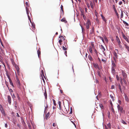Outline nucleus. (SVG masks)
<instances>
[{"label":"nucleus","instance_id":"1","mask_svg":"<svg viewBox=\"0 0 129 129\" xmlns=\"http://www.w3.org/2000/svg\"><path fill=\"white\" fill-rule=\"evenodd\" d=\"M111 63V72L112 74L114 75L116 72L115 68H116V66L114 61L113 60H112Z\"/></svg>","mask_w":129,"mask_h":129},{"label":"nucleus","instance_id":"2","mask_svg":"<svg viewBox=\"0 0 129 129\" xmlns=\"http://www.w3.org/2000/svg\"><path fill=\"white\" fill-rule=\"evenodd\" d=\"M122 75L123 77L124 78L123 79V81L125 82V80L124 79H126L127 77V76L125 72V71L123 70H122Z\"/></svg>","mask_w":129,"mask_h":129},{"label":"nucleus","instance_id":"3","mask_svg":"<svg viewBox=\"0 0 129 129\" xmlns=\"http://www.w3.org/2000/svg\"><path fill=\"white\" fill-rule=\"evenodd\" d=\"M90 24V22L89 20H88L86 24V27L87 29H88L89 28V25Z\"/></svg>","mask_w":129,"mask_h":129},{"label":"nucleus","instance_id":"4","mask_svg":"<svg viewBox=\"0 0 129 129\" xmlns=\"http://www.w3.org/2000/svg\"><path fill=\"white\" fill-rule=\"evenodd\" d=\"M125 99L126 101L128 102L129 101V98L126 94H124Z\"/></svg>","mask_w":129,"mask_h":129},{"label":"nucleus","instance_id":"5","mask_svg":"<svg viewBox=\"0 0 129 129\" xmlns=\"http://www.w3.org/2000/svg\"><path fill=\"white\" fill-rule=\"evenodd\" d=\"M93 65L95 68H97L99 70H100V68L97 63H93Z\"/></svg>","mask_w":129,"mask_h":129},{"label":"nucleus","instance_id":"6","mask_svg":"<svg viewBox=\"0 0 129 129\" xmlns=\"http://www.w3.org/2000/svg\"><path fill=\"white\" fill-rule=\"evenodd\" d=\"M26 13H27V15H28V19L30 21V22L31 23V25H32V24L31 21L30 20V18L29 16V15H28V14H29L28 12V9H27V7H26Z\"/></svg>","mask_w":129,"mask_h":129},{"label":"nucleus","instance_id":"7","mask_svg":"<svg viewBox=\"0 0 129 129\" xmlns=\"http://www.w3.org/2000/svg\"><path fill=\"white\" fill-rule=\"evenodd\" d=\"M122 35L123 38L127 42H128V40L126 36L123 33H122Z\"/></svg>","mask_w":129,"mask_h":129},{"label":"nucleus","instance_id":"8","mask_svg":"<svg viewBox=\"0 0 129 129\" xmlns=\"http://www.w3.org/2000/svg\"><path fill=\"white\" fill-rule=\"evenodd\" d=\"M8 101L9 103V104H11V98L10 96L8 95Z\"/></svg>","mask_w":129,"mask_h":129},{"label":"nucleus","instance_id":"9","mask_svg":"<svg viewBox=\"0 0 129 129\" xmlns=\"http://www.w3.org/2000/svg\"><path fill=\"white\" fill-rule=\"evenodd\" d=\"M118 109L119 111H120L121 113H123V108L122 107H120V108H118Z\"/></svg>","mask_w":129,"mask_h":129},{"label":"nucleus","instance_id":"10","mask_svg":"<svg viewBox=\"0 0 129 129\" xmlns=\"http://www.w3.org/2000/svg\"><path fill=\"white\" fill-rule=\"evenodd\" d=\"M116 40L118 44L121 43L119 38L117 36H116Z\"/></svg>","mask_w":129,"mask_h":129},{"label":"nucleus","instance_id":"11","mask_svg":"<svg viewBox=\"0 0 129 129\" xmlns=\"http://www.w3.org/2000/svg\"><path fill=\"white\" fill-rule=\"evenodd\" d=\"M40 75H41V77L42 78L43 77V76L44 77H45L44 76V71L42 70H41V71L40 73Z\"/></svg>","mask_w":129,"mask_h":129},{"label":"nucleus","instance_id":"12","mask_svg":"<svg viewBox=\"0 0 129 129\" xmlns=\"http://www.w3.org/2000/svg\"><path fill=\"white\" fill-rule=\"evenodd\" d=\"M101 49L103 52H104V51L105 50V49L104 46L102 45H101Z\"/></svg>","mask_w":129,"mask_h":129},{"label":"nucleus","instance_id":"13","mask_svg":"<svg viewBox=\"0 0 129 129\" xmlns=\"http://www.w3.org/2000/svg\"><path fill=\"white\" fill-rule=\"evenodd\" d=\"M118 45L119 47L120 48L121 50H122L123 49V47L122 45H121V43L118 44Z\"/></svg>","mask_w":129,"mask_h":129},{"label":"nucleus","instance_id":"14","mask_svg":"<svg viewBox=\"0 0 129 129\" xmlns=\"http://www.w3.org/2000/svg\"><path fill=\"white\" fill-rule=\"evenodd\" d=\"M45 110H44V112L46 113V111L47 110V109L48 108V105H46V106H45Z\"/></svg>","mask_w":129,"mask_h":129},{"label":"nucleus","instance_id":"15","mask_svg":"<svg viewBox=\"0 0 129 129\" xmlns=\"http://www.w3.org/2000/svg\"><path fill=\"white\" fill-rule=\"evenodd\" d=\"M89 50L90 52L91 53H93V51L92 50V47L90 46L89 48Z\"/></svg>","mask_w":129,"mask_h":129},{"label":"nucleus","instance_id":"16","mask_svg":"<svg viewBox=\"0 0 129 129\" xmlns=\"http://www.w3.org/2000/svg\"><path fill=\"white\" fill-rule=\"evenodd\" d=\"M49 112H48L47 113V114H46V119H48V118H49Z\"/></svg>","mask_w":129,"mask_h":129},{"label":"nucleus","instance_id":"17","mask_svg":"<svg viewBox=\"0 0 129 129\" xmlns=\"http://www.w3.org/2000/svg\"><path fill=\"white\" fill-rule=\"evenodd\" d=\"M61 102L60 101H58V104L59 105V109L60 110H61Z\"/></svg>","mask_w":129,"mask_h":129},{"label":"nucleus","instance_id":"18","mask_svg":"<svg viewBox=\"0 0 129 129\" xmlns=\"http://www.w3.org/2000/svg\"><path fill=\"white\" fill-rule=\"evenodd\" d=\"M94 32V28L93 27L92 28L91 30H90V34H92Z\"/></svg>","mask_w":129,"mask_h":129},{"label":"nucleus","instance_id":"19","mask_svg":"<svg viewBox=\"0 0 129 129\" xmlns=\"http://www.w3.org/2000/svg\"><path fill=\"white\" fill-rule=\"evenodd\" d=\"M0 110L1 111L4 110L2 106L1 105H0Z\"/></svg>","mask_w":129,"mask_h":129},{"label":"nucleus","instance_id":"20","mask_svg":"<svg viewBox=\"0 0 129 129\" xmlns=\"http://www.w3.org/2000/svg\"><path fill=\"white\" fill-rule=\"evenodd\" d=\"M121 122L124 124H127V123L122 119H121Z\"/></svg>","mask_w":129,"mask_h":129},{"label":"nucleus","instance_id":"21","mask_svg":"<svg viewBox=\"0 0 129 129\" xmlns=\"http://www.w3.org/2000/svg\"><path fill=\"white\" fill-rule=\"evenodd\" d=\"M121 13V18H122L123 17V11L122 10H120Z\"/></svg>","mask_w":129,"mask_h":129},{"label":"nucleus","instance_id":"22","mask_svg":"<svg viewBox=\"0 0 129 129\" xmlns=\"http://www.w3.org/2000/svg\"><path fill=\"white\" fill-rule=\"evenodd\" d=\"M10 84L13 87H14L13 84L11 81V79L9 80Z\"/></svg>","mask_w":129,"mask_h":129},{"label":"nucleus","instance_id":"23","mask_svg":"<svg viewBox=\"0 0 129 129\" xmlns=\"http://www.w3.org/2000/svg\"><path fill=\"white\" fill-rule=\"evenodd\" d=\"M44 95L45 96V98L46 99H47V93H46V91L44 93Z\"/></svg>","mask_w":129,"mask_h":129},{"label":"nucleus","instance_id":"24","mask_svg":"<svg viewBox=\"0 0 129 129\" xmlns=\"http://www.w3.org/2000/svg\"><path fill=\"white\" fill-rule=\"evenodd\" d=\"M123 23L125 25V26H128V24L126 22H125L124 21H123Z\"/></svg>","mask_w":129,"mask_h":129},{"label":"nucleus","instance_id":"25","mask_svg":"<svg viewBox=\"0 0 129 129\" xmlns=\"http://www.w3.org/2000/svg\"><path fill=\"white\" fill-rule=\"evenodd\" d=\"M38 56L39 58H40V54L41 52L40 51L38 50L37 51Z\"/></svg>","mask_w":129,"mask_h":129},{"label":"nucleus","instance_id":"26","mask_svg":"<svg viewBox=\"0 0 129 129\" xmlns=\"http://www.w3.org/2000/svg\"><path fill=\"white\" fill-rule=\"evenodd\" d=\"M9 91L11 93V95H12V92H13V91L12 89H9Z\"/></svg>","mask_w":129,"mask_h":129},{"label":"nucleus","instance_id":"27","mask_svg":"<svg viewBox=\"0 0 129 129\" xmlns=\"http://www.w3.org/2000/svg\"><path fill=\"white\" fill-rule=\"evenodd\" d=\"M90 6L91 8L93 9V6L92 3L91 2H90Z\"/></svg>","mask_w":129,"mask_h":129},{"label":"nucleus","instance_id":"28","mask_svg":"<svg viewBox=\"0 0 129 129\" xmlns=\"http://www.w3.org/2000/svg\"><path fill=\"white\" fill-rule=\"evenodd\" d=\"M102 18L103 20L106 22V21L107 20L106 19L105 17L103 16V17H102Z\"/></svg>","mask_w":129,"mask_h":129},{"label":"nucleus","instance_id":"29","mask_svg":"<svg viewBox=\"0 0 129 129\" xmlns=\"http://www.w3.org/2000/svg\"><path fill=\"white\" fill-rule=\"evenodd\" d=\"M88 59L90 60H91L92 59V58L91 57L90 55H89L88 56Z\"/></svg>","mask_w":129,"mask_h":129},{"label":"nucleus","instance_id":"30","mask_svg":"<svg viewBox=\"0 0 129 129\" xmlns=\"http://www.w3.org/2000/svg\"><path fill=\"white\" fill-rule=\"evenodd\" d=\"M107 126L110 129L111 128V124L110 123H108L107 125Z\"/></svg>","mask_w":129,"mask_h":129},{"label":"nucleus","instance_id":"31","mask_svg":"<svg viewBox=\"0 0 129 129\" xmlns=\"http://www.w3.org/2000/svg\"><path fill=\"white\" fill-rule=\"evenodd\" d=\"M15 67L16 69L17 70L18 72H19V68L17 66H16Z\"/></svg>","mask_w":129,"mask_h":129},{"label":"nucleus","instance_id":"32","mask_svg":"<svg viewBox=\"0 0 129 129\" xmlns=\"http://www.w3.org/2000/svg\"><path fill=\"white\" fill-rule=\"evenodd\" d=\"M125 48H126L128 51H129V47L127 46L125 44Z\"/></svg>","mask_w":129,"mask_h":129},{"label":"nucleus","instance_id":"33","mask_svg":"<svg viewBox=\"0 0 129 129\" xmlns=\"http://www.w3.org/2000/svg\"><path fill=\"white\" fill-rule=\"evenodd\" d=\"M1 112L4 116H5V113L4 110L1 111Z\"/></svg>","mask_w":129,"mask_h":129},{"label":"nucleus","instance_id":"34","mask_svg":"<svg viewBox=\"0 0 129 129\" xmlns=\"http://www.w3.org/2000/svg\"><path fill=\"white\" fill-rule=\"evenodd\" d=\"M116 78L117 80L118 81L119 80V77L118 75H116Z\"/></svg>","mask_w":129,"mask_h":129},{"label":"nucleus","instance_id":"35","mask_svg":"<svg viewBox=\"0 0 129 129\" xmlns=\"http://www.w3.org/2000/svg\"><path fill=\"white\" fill-rule=\"evenodd\" d=\"M99 106L100 107L101 109H103V106L102 105V104H99Z\"/></svg>","mask_w":129,"mask_h":129},{"label":"nucleus","instance_id":"36","mask_svg":"<svg viewBox=\"0 0 129 129\" xmlns=\"http://www.w3.org/2000/svg\"><path fill=\"white\" fill-rule=\"evenodd\" d=\"M97 73L99 76L100 77L101 75L100 73V71H97Z\"/></svg>","mask_w":129,"mask_h":129},{"label":"nucleus","instance_id":"37","mask_svg":"<svg viewBox=\"0 0 129 129\" xmlns=\"http://www.w3.org/2000/svg\"><path fill=\"white\" fill-rule=\"evenodd\" d=\"M13 99H15L16 98V96L14 94H13V95H11Z\"/></svg>","mask_w":129,"mask_h":129},{"label":"nucleus","instance_id":"38","mask_svg":"<svg viewBox=\"0 0 129 129\" xmlns=\"http://www.w3.org/2000/svg\"><path fill=\"white\" fill-rule=\"evenodd\" d=\"M62 42V40L61 39H60L59 41V42L60 45H61L62 43L61 42Z\"/></svg>","mask_w":129,"mask_h":129},{"label":"nucleus","instance_id":"39","mask_svg":"<svg viewBox=\"0 0 129 129\" xmlns=\"http://www.w3.org/2000/svg\"><path fill=\"white\" fill-rule=\"evenodd\" d=\"M53 103L54 105H55V106L56 105V103L55 101V100L54 99H53Z\"/></svg>","mask_w":129,"mask_h":129},{"label":"nucleus","instance_id":"40","mask_svg":"<svg viewBox=\"0 0 129 129\" xmlns=\"http://www.w3.org/2000/svg\"><path fill=\"white\" fill-rule=\"evenodd\" d=\"M110 98L112 99V101H114V98H113V96H112V95H110Z\"/></svg>","mask_w":129,"mask_h":129},{"label":"nucleus","instance_id":"41","mask_svg":"<svg viewBox=\"0 0 129 129\" xmlns=\"http://www.w3.org/2000/svg\"><path fill=\"white\" fill-rule=\"evenodd\" d=\"M16 80H17V83H18L19 84H20V81H19V80L18 79V78H16Z\"/></svg>","mask_w":129,"mask_h":129},{"label":"nucleus","instance_id":"42","mask_svg":"<svg viewBox=\"0 0 129 129\" xmlns=\"http://www.w3.org/2000/svg\"><path fill=\"white\" fill-rule=\"evenodd\" d=\"M7 77L9 79V80H10V79H10V76H9V74H7Z\"/></svg>","mask_w":129,"mask_h":129},{"label":"nucleus","instance_id":"43","mask_svg":"<svg viewBox=\"0 0 129 129\" xmlns=\"http://www.w3.org/2000/svg\"><path fill=\"white\" fill-rule=\"evenodd\" d=\"M59 38L64 39V40H65V39L62 36H60L59 37Z\"/></svg>","mask_w":129,"mask_h":129},{"label":"nucleus","instance_id":"44","mask_svg":"<svg viewBox=\"0 0 129 129\" xmlns=\"http://www.w3.org/2000/svg\"><path fill=\"white\" fill-rule=\"evenodd\" d=\"M108 116L109 118L110 117V113L109 111L108 112Z\"/></svg>","mask_w":129,"mask_h":129},{"label":"nucleus","instance_id":"45","mask_svg":"<svg viewBox=\"0 0 129 129\" xmlns=\"http://www.w3.org/2000/svg\"><path fill=\"white\" fill-rule=\"evenodd\" d=\"M114 56L116 57V58H117V54L115 52L114 53Z\"/></svg>","mask_w":129,"mask_h":129},{"label":"nucleus","instance_id":"46","mask_svg":"<svg viewBox=\"0 0 129 129\" xmlns=\"http://www.w3.org/2000/svg\"><path fill=\"white\" fill-rule=\"evenodd\" d=\"M63 50H67V48L65 47L64 46L62 47Z\"/></svg>","mask_w":129,"mask_h":129},{"label":"nucleus","instance_id":"47","mask_svg":"<svg viewBox=\"0 0 129 129\" xmlns=\"http://www.w3.org/2000/svg\"><path fill=\"white\" fill-rule=\"evenodd\" d=\"M119 88L120 89V91L121 92H122V90L121 89V86H120V85H119Z\"/></svg>","mask_w":129,"mask_h":129},{"label":"nucleus","instance_id":"48","mask_svg":"<svg viewBox=\"0 0 129 129\" xmlns=\"http://www.w3.org/2000/svg\"><path fill=\"white\" fill-rule=\"evenodd\" d=\"M61 21L62 22H64V21H65V18H62L61 20Z\"/></svg>","mask_w":129,"mask_h":129},{"label":"nucleus","instance_id":"49","mask_svg":"<svg viewBox=\"0 0 129 129\" xmlns=\"http://www.w3.org/2000/svg\"><path fill=\"white\" fill-rule=\"evenodd\" d=\"M104 39L106 41V42L108 41V40L107 38L106 37H104Z\"/></svg>","mask_w":129,"mask_h":129},{"label":"nucleus","instance_id":"50","mask_svg":"<svg viewBox=\"0 0 129 129\" xmlns=\"http://www.w3.org/2000/svg\"><path fill=\"white\" fill-rule=\"evenodd\" d=\"M115 14H116V15L117 18H119V15H118V13H117V12L116 13H115Z\"/></svg>","mask_w":129,"mask_h":129},{"label":"nucleus","instance_id":"51","mask_svg":"<svg viewBox=\"0 0 129 129\" xmlns=\"http://www.w3.org/2000/svg\"><path fill=\"white\" fill-rule=\"evenodd\" d=\"M100 39L102 40V41H103V42H104V40L103 39V37H100Z\"/></svg>","mask_w":129,"mask_h":129},{"label":"nucleus","instance_id":"52","mask_svg":"<svg viewBox=\"0 0 129 129\" xmlns=\"http://www.w3.org/2000/svg\"><path fill=\"white\" fill-rule=\"evenodd\" d=\"M17 97L18 98V100H19L20 99V98H19V95L18 94H17Z\"/></svg>","mask_w":129,"mask_h":129},{"label":"nucleus","instance_id":"53","mask_svg":"<svg viewBox=\"0 0 129 129\" xmlns=\"http://www.w3.org/2000/svg\"><path fill=\"white\" fill-rule=\"evenodd\" d=\"M81 27L82 28V33H83V31L84 30V28H83L81 26Z\"/></svg>","mask_w":129,"mask_h":129},{"label":"nucleus","instance_id":"54","mask_svg":"<svg viewBox=\"0 0 129 129\" xmlns=\"http://www.w3.org/2000/svg\"><path fill=\"white\" fill-rule=\"evenodd\" d=\"M28 126L30 129H31V128L30 126V125L29 124H28Z\"/></svg>","mask_w":129,"mask_h":129},{"label":"nucleus","instance_id":"55","mask_svg":"<svg viewBox=\"0 0 129 129\" xmlns=\"http://www.w3.org/2000/svg\"><path fill=\"white\" fill-rule=\"evenodd\" d=\"M109 79L110 80V81L111 82H112V78H111V77L110 76H109Z\"/></svg>","mask_w":129,"mask_h":129},{"label":"nucleus","instance_id":"56","mask_svg":"<svg viewBox=\"0 0 129 129\" xmlns=\"http://www.w3.org/2000/svg\"><path fill=\"white\" fill-rule=\"evenodd\" d=\"M110 104H111V106L112 107L113 106V104H112V102L111 101L110 102Z\"/></svg>","mask_w":129,"mask_h":129},{"label":"nucleus","instance_id":"57","mask_svg":"<svg viewBox=\"0 0 129 129\" xmlns=\"http://www.w3.org/2000/svg\"><path fill=\"white\" fill-rule=\"evenodd\" d=\"M121 107L120 106V105H119V104H118V105H117V108H118H118H120V107Z\"/></svg>","mask_w":129,"mask_h":129},{"label":"nucleus","instance_id":"58","mask_svg":"<svg viewBox=\"0 0 129 129\" xmlns=\"http://www.w3.org/2000/svg\"><path fill=\"white\" fill-rule=\"evenodd\" d=\"M5 126L6 128H7L8 127V125L7 123H5Z\"/></svg>","mask_w":129,"mask_h":129},{"label":"nucleus","instance_id":"59","mask_svg":"<svg viewBox=\"0 0 129 129\" xmlns=\"http://www.w3.org/2000/svg\"><path fill=\"white\" fill-rule=\"evenodd\" d=\"M53 126H56V124L55 123H54L53 124Z\"/></svg>","mask_w":129,"mask_h":129},{"label":"nucleus","instance_id":"60","mask_svg":"<svg viewBox=\"0 0 129 129\" xmlns=\"http://www.w3.org/2000/svg\"><path fill=\"white\" fill-rule=\"evenodd\" d=\"M113 59H114V60L116 62V58H115V57H113Z\"/></svg>","mask_w":129,"mask_h":129},{"label":"nucleus","instance_id":"61","mask_svg":"<svg viewBox=\"0 0 129 129\" xmlns=\"http://www.w3.org/2000/svg\"><path fill=\"white\" fill-rule=\"evenodd\" d=\"M2 63L3 64V65L4 66V67L5 68V69H6V67H5V64H4V63L3 62H2Z\"/></svg>","mask_w":129,"mask_h":129},{"label":"nucleus","instance_id":"62","mask_svg":"<svg viewBox=\"0 0 129 129\" xmlns=\"http://www.w3.org/2000/svg\"><path fill=\"white\" fill-rule=\"evenodd\" d=\"M114 11L115 13L117 12V11L116 8H114Z\"/></svg>","mask_w":129,"mask_h":129},{"label":"nucleus","instance_id":"63","mask_svg":"<svg viewBox=\"0 0 129 129\" xmlns=\"http://www.w3.org/2000/svg\"><path fill=\"white\" fill-rule=\"evenodd\" d=\"M94 52H95V53L96 54H97V53H98L97 52L96 49L94 50Z\"/></svg>","mask_w":129,"mask_h":129},{"label":"nucleus","instance_id":"64","mask_svg":"<svg viewBox=\"0 0 129 129\" xmlns=\"http://www.w3.org/2000/svg\"><path fill=\"white\" fill-rule=\"evenodd\" d=\"M114 86L113 85H112L111 86V88L112 89H114Z\"/></svg>","mask_w":129,"mask_h":129}]
</instances>
